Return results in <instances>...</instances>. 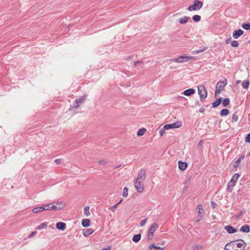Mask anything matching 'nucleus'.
<instances>
[{"label":"nucleus","instance_id":"nucleus-1","mask_svg":"<svg viewBox=\"0 0 250 250\" xmlns=\"http://www.w3.org/2000/svg\"><path fill=\"white\" fill-rule=\"evenodd\" d=\"M198 92L199 95L200 101L203 102L207 98L208 92L205 87L203 85H199L198 86Z\"/></svg>","mask_w":250,"mask_h":250},{"label":"nucleus","instance_id":"nucleus-2","mask_svg":"<svg viewBox=\"0 0 250 250\" xmlns=\"http://www.w3.org/2000/svg\"><path fill=\"white\" fill-rule=\"evenodd\" d=\"M240 175L239 173H235L232 177L228 185V189L229 192H231L232 191V189L235 185L236 182L238 179Z\"/></svg>","mask_w":250,"mask_h":250},{"label":"nucleus","instance_id":"nucleus-3","mask_svg":"<svg viewBox=\"0 0 250 250\" xmlns=\"http://www.w3.org/2000/svg\"><path fill=\"white\" fill-rule=\"evenodd\" d=\"M203 5V3L202 1L195 0L193 1V4L188 8V10L189 11L199 10L202 8Z\"/></svg>","mask_w":250,"mask_h":250},{"label":"nucleus","instance_id":"nucleus-4","mask_svg":"<svg viewBox=\"0 0 250 250\" xmlns=\"http://www.w3.org/2000/svg\"><path fill=\"white\" fill-rule=\"evenodd\" d=\"M158 226L157 223H153L149 228L147 235V239L149 241L152 239L154 236V232L157 229H158Z\"/></svg>","mask_w":250,"mask_h":250},{"label":"nucleus","instance_id":"nucleus-5","mask_svg":"<svg viewBox=\"0 0 250 250\" xmlns=\"http://www.w3.org/2000/svg\"><path fill=\"white\" fill-rule=\"evenodd\" d=\"M193 60H194V58L192 56H181L176 59L175 62L178 63H181L183 62H188Z\"/></svg>","mask_w":250,"mask_h":250},{"label":"nucleus","instance_id":"nucleus-6","mask_svg":"<svg viewBox=\"0 0 250 250\" xmlns=\"http://www.w3.org/2000/svg\"><path fill=\"white\" fill-rule=\"evenodd\" d=\"M182 125V122L178 121L173 124L165 125H164V129H167V130H168L172 128H178L181 127Z\"/></svg>","mask_w":250,"mask_h":250},{"label":"nucleus","instance_id":"nucleus-7","mask_svg":"<svg viewBox=\"0 0 250 250\" xmlns=\"http://www.w3.org/2000/svg\"><path fill=\"white\" fill-rule=\"evenodd\" d=\"M65 206V203L62 202H55L53 204H52L51 207H52V210H57L62 208Z\"/></svg>","mask_w":250,"mask_h":250},{"label":"nucleus","instance_id":"nucleus-8","mask_svg":"<svg viewBox=\"0 0 250 250\" xmlns=\"http://www.w3.org/2000/svg\"><path fill=\"white\" fill-rule=\"evenodd\" d=\"M146 171L145 169H141L138 174L137 177L135 180L137 181H144L146 178Z\"/></svg>","mask_w":250,"mask_h":250},{"label":"nucleus","instance_id":"nucleus-9","mask_svg":"<svg viewBox=\"0 0 250 250\" xmlns=\"http://www.w3.org/2000/svg\"><path fill=\"white\" fill-rule=\"evenodd\" d=\"M85 96L81 97L80 98L76 99L71 105V108H76L79 106V104L84 102Z\"/></svg>","mask_w":250,"mask_h":250},{"label":"nucleus","instance_id":"nucleus-10","mask_svg":"<svg viewBox=\"0 0 250 250\" xmlns=\"http://www.w3.org/2000/svg\"><path fill=\"white\" fill-rule=\"evenodd\" d=\"M142 182V181H141L137 180H135L134 181V186L136 188V190L138 192L140 193L142 192L144 189V185Z\"/></svg>","mask_w":250,"mask_h":250},{"label":"nucleus","instance_id":"nucleus-11","mask_svg":"<svg viewBox=\"0 0 250 250\" xmlns=\"http://www.w3.org/2000/svg\"><path fill=\"white\" fill-rule=\"evenodd\" d=\"M235 242H237V243H236V246L237 248H241L242 247H243L244 248L246 246V243L245 242V241L242 239H239L236 241H233L229 242V244L232 243H234Z\"/></svg>","mask_w":250,"mask_h":250},{"label":"nucleus","instance_id":"nucleus-12","mask_svg":"<svg viewBox=\"0 0 250 250\" xmlns=\"http://www.w3.org/2000/svg\"><path fill=\"white\" fill-rule=\"evenodd\" d=\"M224 229L229 233V234H232L235 233L237 231V229L234 228L233 227L228 225L224 227Z\"/></svg>","mask_w":250,"mask_h":250},{"label":"nucleus","instance_id":"nucleus-13","mask_svg":"<svg viewBox=\"0 0 250 250\" xmlns=\"http://www.w3.org/2000/svg\"><path fill=\"white\" fill-rule=\"evenodd\" d=\"M244 34V31L242 29L235 30L233 32L232 36L233 37L237 39Z\"/></svg>","mask_w":250,"mask_h":250},{"label":"nucleus","instance_id":"nucleus-14","mask_svg":"<svg viewBox=\"0 0 250 250\" xmlns=\"http://www.w3.org/2000/svg\"><path fill=\"white\" fill-rule=\"evenodd\" d=\"M227 83V81L226 79H225L224 81L218 82L216 84V87L219 89H221L222 90L224 89V87L226 85Z\"/></svg>","mask_w":250,"mask_h":250},{"label":"nucleus","instance_id":"nucleus-15","mask_svg":"<svg viewBox=\"0 0 250 250\" xmlns=\"http://www.w3.org/2000/svg\"><path fill=\"white\" fill-rule=\"evenodd\" d=\"M195 93V90L193 88H189L182 92V94H184L187 96H190Z\"/></svg>","mask_w":250,"mask_h":250},{"label":"nucleus","instance_id":"nucleus-16","mask_svg":"<svg viewBox=\"0 0 250 250\" xmlns=\"http://www.w3.org/2000/svg\"><path fill=\"white\" fill-rule=\"evenodd\" d=\"M56 227L58 229L64 230L66 229V224L59 222L56 223Z\"/></svg>","mask_w":250,"mask_h":250},{"label":"nucleus","instance_id":"nucleus-17","mask_svg":"<svg viewBox=\"0 0 250 250\" xmlns=\"http://www.w3.org/2000/svg\"><path fill=\"white\" fill-rule=\"evenodd\" d=\"M178 167H179V169L183 171L187 168V167H188V164L186 162H184L181 161H179Z\"/></svg>","mask_w":250,"mask_h":250},{"label":"nucleus","instance_id":"nucleus-18","mask_svg":"<svg viewBox=\"0 0 250 250\" xmlns=\"http://www.w3.org/2000/svg\"><path fill=\"white\" fill-rule=\"evenodd\" d=\"M94 232L93 229L90 228L83 229V234L84 236H88L92 234Z\"/></svg>","mask_w":250,"mask_h":250},{"label":"nucleus","instance_id":"nucleus-19","mask_svg":"<svg viewBox=\"0 0 250 250\" xmlns=\"http://www.w3.org/2000/svg\"><path fill=\"white\" fill-rule=\"evenodd\" d=\"M196 211L198 212V217H200L202 218L203 217V213L201 212L203 210V207L201 204H199L196 208Z\"/></svg>","mask_w":250,"mask_h":250},{"label":"nucleus","instance_id":"nucleus-20","mask_svg":"<svg viewBox=\"0 0 250 250\" xmlns=\"http://www.w3.org/2000/svg\"><path fill=\"white\" fill-rule=\"evenodd\" d=\"M240 230L243 232L248 233L250 231V226L245 225L241 227Z\"/></svg>","mask_w":250,"mask_h":250},{"label":"nucleus","instance_id":"nucleus-21","mask_svg":"<svg viewBox=\"0 0 250 250\" xmlns=\"http://www.w3.org/2000/svg\"><path fill=\"white\" fill-rule=\"evenodd\" d=\"M45 207H44V205L41 206V207H35V208H33V209H32V211L34 213H38L39 212H42V211L45 210Z\"/></svg>","mask_w":250,"mask_h":250},{"label":"nucleus","instance_id":"nucleus-22","mask_svg":"<svg viewBox=\"0 0 250 250\" xmlns=\"http://www.w3.org/2000/svg\"><path fill=\"white\" fill-rule=\"evenodd\" d=\"M223 98H220L215 100L212 104V106L213 108L217 107L222 102Z\"/></svg>","mask_w":250,"mask_h":250},{"label":"nucleus","instance_id":"nucleus-23","mask_svg":"<svg viewBox=\"0 0 250 250\" xmlns=\"http://www.w3.org/2000/svg\"><path fill=\"white\" fill-rule=\"evenodd\" d=\"M82 225L84 228L89 227L90 226V220L88 219H83L82 221Z\"/></svg>","mask_w":250,"mask_h":250},{"label":"nucleus","instance_id":"nucleus-24","mask_svg":"<svg viewBox=\"0 0 250 250\" xmlns=\"http://www.w3.org/2000/svg\"><path fill=\"white\" fill-rule=\"evenodd\" d=\"M141 238V234L140 233L135 234L133 236L132 241L135 243L138 242Z\"/></svg>","mask_w":250,"mask_h":250},{"label":"nucleus","instance_id":"nucleus-25","mask_svg":"<svg viewBox=\"0 0 250 250\" xmlns=\"http://www.w3.org/2000/svg\"><path fill=\"white\" fill-rule=\"evenodd\" d=\"M244 157H245V156H244V155H242V156H240V157H239V158H238V159H237V160L235 162V163H234V165H233V167H237L239 166V164H240V163L241 161L244 159Z\"/></svg>","mask_w":250,"mask_h":250},{"label":"nucleus","instance_id":"nucleus-26","mask_svg":"<svg viewBox=\"0 0 250 250\" xmlns=\"http://www.w3.org/2000/svg\"><path fill=\"white\" fill-rule=\"evenodd\" d=\"M189 18L187 16H184L182 17V18L179 19L178 21L181 24H184L186 23L189 20Z\"/></svg>","mask_w":250,"mask_h":250},{"label":"nucleus","instance_id":"nucleus-27","mask_svg":"<svg viewBox=\"0 0 250 250\" xmlns=\"http://www.w3.org/2000/svg\"><path fill=\"white\" fill-rule=\"evenodd\" d=\"M229 111L227 108H224L222 109L220 111V115L221 116H225L229 115Z\"/></svg>","mask_w":250,"mask_h":250},{"label":"nucleus","instance_id":"nucleus-28","mask_svg":"<svg viewBox=\"0 0 250 250\" xmlns=\"http://www.w3.org/2000/svg\"><path fill=\"white\" fill-rule=\"evenodd\" d=\"M47 222H43V223H42L39 226H38L36 228V229H38V230H41V229H45L47 227Z\"/></svg>","mask_w":250,"mask_h":250},{"label":"nucleus","instance_id":"nucleus-29","mask_svg":"<svg viewBox=\"0 0 250 250\" xmlns=\"http://www.w3.org/2000/svg\"><path fill=\"white\" fill-rule=\"evenodd\" d=\"M222 105L224 107L227 106L229 103H230V100L228 98H225L223 100H222Z\"/></svg>","mask_w":250,"mask_h":250},{"label":"nucleus","instance_id":"nucleus-30","mask_svg":"<svg viewBox=\"0 0 250 250\" xmlns=\"http://www.w3.org/2000/svg\"><path fill=\"white\" fill-rule=\"evenodd\" d=\"M146 131V129L145 128H142L138 131L137 135L138 136H141L143 135Z\"/></svg>","mask_w":250,"mask_h":250},{"label":"nucleus","instance_id":"nucleus-31","mask_svg":"<svg viewBox=\"0 0 250 250\" xmlns=\"http://www.w3.org/2000/svg\"><path fill=\"white\" fill-rule=\"evenodd\" d=\"M250 82L249 80L244 81L242 83V87L245 89H248L249 87Z\"/></svg>","mask_w":250,"mask_h":250},{"label":"nucleus","instance_id":"nucleus-32","mask_svg":"<svg viewBox=\"0 0 250 250\" xmlns=\"http://www.w3.org/2000/svg\"><path fill=\"white\" fill-rule=\"evenodd\" d=\"M122 201V200H121L119 202H118L116 204H115V205L113 206H111L109 208V209L113 212H114L116 208H117V206L120 204Z\"/></svg>","mask_w":250,"mask_h":250},{"label":"nucleus","instance_id":"nucleus-33","mask_svg":"<svg viewBox=\"0 0 250 250\" xmlns=\"http://www.w3.org/2000/svg\"><path fill=\"white\" fill-rule=\"evenodd\" d=\"M242 27L247 30H250V22L244 23L242 25Z\"/></svg>","mask_w":250,"mask_h":250},{"label":"nucleus","instance_id":"nucleus-34","mask_svg":"<svg viewBox=\"0 0 250 250\" xmlns=\"http://www.w3.org/2000/svg\"><path fill=\"white\" fill-rule=\"evenodd\" d=\"M238 120V116L237 115V113L235 112L232 115L231 118V122L234 123Z\"/></svg>","mask_w":250,"mask_h":250},{"label":"nucleus","instance_id":"nucleus-35","mask_svg":"<svg viewBox=\"0 0 250 250\" xmlns=\"http://www.w3.org/2000/svg\"><path fill=\"white\" fill-rule=\"evenodd\" d=\"M201 16L198 15H194L192 17V20L195 22H199L201 20Z\"/></svg>","mask_w":250,"mask_h":250},{"label":"nucleus","instance_id":"nucleus-36","mask_svg":"<svg viewBox=\"0 0 250 250\" xmlns=\"http://www.w3.org/2000/svg\"><path fill=\"white\" fill-rule=\"evenodd\" d=\"M84 213L86 216L90 215L89 207L88 206H86L84 208Z\"/></svg>","mask_w":250,"mask_h":250},{"label":"nucleus","instance_id":"nucleus-37","mask_svg":"<svg viewBox=\"0 0 250 250\" xmlns=\"http://www.w3.org/2000/svg\"><path fill=\"white\" fill-rule=\"evenodd\" d=\"M231 46L234 47H237L239 46V43H238V41H237L236 40H234V41H232L231 42Z\"/></svg>","mask_w":250,"mask_h":250},{"label":"nucleus","instance_id":"nucleus-38","mask_svg":"<svg viewBox=\"0 0 250 250\" xmlns=\"http://www.w3.org/2000/svg\"><path fill=\"white\" fill-rule=\"evenodd\" d=\"M44 207H45V210H52V207H51L52 204L44 205Z\"/></svg>","mask_w":250,"mask_h":250},{"label":"nucleus","instance_id":"nucleus-39","mask_svg":"<svg viewBox=\"0 0 250 250\" xmlns=\"http://www.w3.org/2000/svg\"><path fill=\"white\" fill-rule=\"evenodd\" d=\"M128 196V188L126 187H125L124 188V190L123 192V196L126 197Z\"/></svg>","mask_w":250,"mask_h":250},{"label":"nucleus","instance_id":"nucleus-40","mask_svg":"<svg viewBox=\"0 0 250 250\" xmlns=\"http://www.w3.org/2000/svg\"><path fill=\"white\" fill-rule=\"evenodd\" d=\"M147 220V218H145V219H143V220H142L140 223V226L143 227V226H145Z\"/></svg>","mask_w":250,"mask_h":250},{"label":"nucleus","instance_id":"nucleus-41","mask_svg":"<svg viewBox=\"0 0 250 250\" xmlns=\"http://www.w3.org/2000/svg\"><path fill=\"white\" fill-rule=\"evenodd\" d=\"M166 130H167V129H164V126H163V128L160 129L159 133L161 136H162L164 135V134L165 133Z\"/></svg>","mask_w":250,"mask_h":250},{"label":"nucleus","instance_id":"nucleus-42","mask_svg":"<svg viewBox=\"0 0 250 250\" xmlns=\"http://www.w3.org/2000/svg\"><path fill=\"white\" fill-rule=\"evenodd\" d=\"M245 141L247 143H250V133L247 134L245 139Z\"/></svg>","mask_w":250,"mask_h":250},{"label":"nucleus","instance_id":"nucleus-43","mask_svg":"<svg viewBox=\"0 0 250 250\" xmlns=\"http://www.w3.org/2000/svg\"><path fill=\"white\" fill-rule=\"evenodd\" d=\"M206 49H207L206 48H204L202 49H198L196 51H194V52H195L196 53H201V52L205 51L206 50Z\"/></svg>","mask_w":250,"mask_h":250},{"label":"nucleus","instance_id":"nucleus-44","mask_svg":"<svg viewBox=\"0 0 250 250\" xmlns=\"http://www.w3.org/2000/svg\"><path fill=\"white\" fill-rule=\"evenodd\" d=\"M221 91H222L221 89H220V88L219 89L216 87V89H215V95L219 94Z\"/></svg>","mask_w":250,"mask_h":250},{"label":"nucleus","instance_id":"nucleus-45","mask_svg":"<svg viewBox=\"0 0 250 250\" xmlns=\"http://www.w3.org/2000/svg\"><path fill=\"white\" fill-rule=\"evenodd\" d=\"M156 247H157V246H156L155 244L153 243V244H151V245L149 246V249H152V248H154V249H156Z\"/></svg>","mask_w":250,"mask_h":250},{"label":"nucleus","instance_id":"nucleus-46","mask_svg":"<svg viewBox=\"0 0 250 250\" xmlns=\"http://www.w3.org/2000/svg\"><path fill=\"white\" fill-rule=\"evenodd\" d=\"M143 63V62H142V61H135L134 62V65L135 66H136L138 64H142Z\"/></svg>","mask_w":250,"mask_h":250},{"label":"nucleus","instance_id":"nucleus-47","mask_svg":"<svg viewBox=\"0 0 250 250\" xmlns=\"http://www.w3.org/2000/svg\"><path fill=\"white\" fill-rule=\"evenodd\" d=\"M54 161L57 164H60L61 163V160L60 159H56Z\"/></svg>","mask_w":250,"mask_h":250},{"label":"nucleus","instance_id":"nucleus-48","mask_svg":"<svg viewBox=\"0 0 250 250\" xmlns=\"http://www.w3.org/2000/svg\"><path fill=\"white\" fill-rule=\"evenodd\" d=\"M204 111H205V108H204V107H201V108L199 109V111L200 112H201V113H203V112H204Z\"/></svg>","mask_w":250,"mask_h":250},{"label":"nucleus","instance_id":"nucleus-49","mask_svg":"<svg viewBox=\"0 0 250 250\" xmlns=\"http://www.w3.org/2000/svg\"><path fill=\"white\" fill-rule=\"evenodd\" d=\"M99 163L101 165H104L106 162L104 160H100L99 161Z\"/></svg>","mask_w":250,"mask_h":250},{"label":"nucleus","instance_id":"nucleus-50","mask_svg":"<svg viewBox=\"0 0 250 250\" xmlns=\"http://www.w3.org/2000/svg\"><path fill=\"white\" fill-rule=\"evenodd\" d=\"M231 39V37H230V38H229L227 39L226 40V42L227 43H229L230 42Z\"/></svg>","mask_w":250,"mask_h":250},{"label":"nucleus","instance_id":"nucleus-51","mask_svg":"<svg viewBox=\"0 0 250 250\" xmlns=\"http://www.w3.org/2000/svg\"><path fill=\"white\" fill-rule=\"evenodd\" d=\"M36 233H37V232H36V231H33V232H32L30 234V235L29 237H31L33 236L35 234H36Z\"/></svg>","mask_w":250,"mask_h":250},{"label":"nucleus","instance_id":"nucleus-52","mask_svg":"<svg viewBox=\"0 0 250 250\" xmlns=\"http://www.w3.org/2000/svg\"><path fill=\"white\" fill-rule=\"evenodd\" d=\"M164 249V247H156V249L157 250H163V249Z\"/></svg>","mask_w":250,"mask_h":250},{"label":"nucleus","instance_id":"nucleus-53","mask_svg":"<svg viewBox=\"0 0 250 250\" xmlns=\"http://www.w3.org/2000/svg\"><path fill=\"white\" fill-rule=\"evenodd\" d=\"M195 104L197 105H200V103L198 101H197L196 102H195Z\"/></svg>","mask_w":250,"mask_h":250},{"label":"nucleus","instance_id":"nucleus-54","mask_svg":"<svg viewBox=\"0 0 250 250\" xmlns=\"http://www.w3.org/2000/svg\"><path fill=\"white\" fill-rule=\"evenodd\" d=\"M198 218H198V219H197V220H195V221H196V222H199V221H200V220H201V218H200V217H198Z\"/></svg>","mask_w":250,"mask_h":250},{"label":"nucleus","instance_id":"nucleus-55","mask_svg":"<svg viewBox=\"0 0 250 250\" xmlns=\"http://www.w3.org/2000/svg\"><path fill=\"white\" fill-rule=\"evenodd\" d=\"M203 142V140L200 141L199 145H201L202 144Z\"/></svg>","mask_w":250,"mask_h":250},{"label":"nucleus","instance_id":"nucleus-56","mask_svg":"<svg viewBox=\"0 0 250 250\" xmlns=\"http://www.w3.org/2000/svg\"><path fill=\"white\" fill-rule=\"evenodd\" d=\"M240 82H241V81H240V80H237V81H236V83L238 84V83H240Z\"/></svg>","mask_w":250,"mask_h":250},{"label":"nucleus","instance_id":"nucleus-57","mask_svg":"<svg viewBox=\"0 0 250 250\" xmlns=\"http://www.w3.org/2000/svg\"><path fill=\"white\" fill-rule=\"evenodd\" d=\"M70 27V25H68V26L65 28V30L66 31V29H68V28Z\"/></svg>","mask_w":250,"mask_h":250},{"label":"nucleus","instance_id":"nucleus-58","mask_svg":"<svg viewBox=\"0 0 250 250\" xmlns=\"http://www.w3.org/2000/svg\"><path fill=\"white\" fill-rule=\"evenodd\" d=\"M102 250H109L108 249H106V248H104V249H103Z\"/></svg>","mask_w":250,"mask_h":250},{"label":"nucleus","instance_id":"nucleus-59","mask_svg":"<svg viewBox=\"0 0 250 250\" xmlns=\"http://www.w3.org/2000/svg\"><path fill=\"white\" fill-rule=\"evenodd\" d=\"M164 244H165V242H162L161 243V245H164Z\"/></svg>","mask_w":250,"mask_h":250},{"label":"nucleus","instance_id":"nucleus-60","mask_svg":"<svg viewBox=\"0 0 250 250\" xmlns=\"http://www.w3.org/2000/svg\"><path fill=\"white\" fill-rule=\"evenodd\" d=\"M211 203L213 204V205H214V204H213V202Z\"/></svg>","mask_w":250,"mask_h":250},{"label":"nucleus","instance_id":"nucleus-61","mask_svg":"<svg viewBox=\"0 0 250 250\" xmlns=\"http://www.w3.org/2000/svg\"><path fill=\"white\" fill-rule=\"evenodd\" d=\"M211 203L213 204V205H214V204H213V202Z\"/></svg>","mask_w":250,"mask_h":250}]
</instances>
